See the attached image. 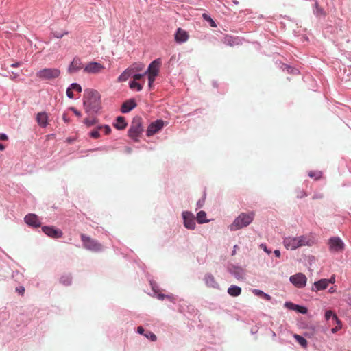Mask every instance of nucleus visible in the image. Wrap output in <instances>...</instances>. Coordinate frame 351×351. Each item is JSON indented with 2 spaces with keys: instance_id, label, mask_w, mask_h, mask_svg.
<instances>
[{
  "instance_id": "16",
  "label": "nucleus",
  "mask_w": 351,
  "mask_h": 351,
  "mask_svg": "<svg viewBox=\"0 0 351 351\" xmlns=\"http://www.w3.org/2000/svg\"><path fill=\"white\" fill-rule=\"evenodd\" d=\"M330 284V281L328 279H321L314 282V285L311 289L313 291H317L326 289Z\"/></svg>"
},
{
  "instance_id": "14",
  "label": "nucleus",
  "mask_w": 351,
  "mask_h": 351,
  "mask_svg": "<svg viewBox=\"0 0 351 351\" xmlns=\"http://www.w3.org/2000/svg\"><path fill=\"white\" fill-rule=\"evenodd\" d=\"M83 67V64L80 58L75 57L73 58V61L71 62L69 68L68 72L71 74L75 72L79 71Z\"/></svg>"
},
{
  "instance_id": "6",
  "label": "nucleus",
  "mask_w": 351,
  "mask_h": 351,
  "mask_svg": "<svg viewBox=\"0 0 351 351\" xmlns=\"http://www.w3.org/2000/svg\"><path fill=\"white\" fill-rule=\"evenodd\" d=\"M81 239L84 247L87 250L98 252L102 249V246L99 243L84 234H81Z\"/></svg>"
},
{
  "instance_id": "9",
  "label": "nucleus",
  "mask_w": 351,
  "mask_h": 351,
  "mask_svg": "<svg viewBox=\"0 0 351 351\" xmlns=\"http://www.w3.org/2000/svg\"><path fill=\"white\" fill-rule=\"evenodd\" d=\"M105 67L100 63L91 62L84 67V72L89 74H97L103 71Z\"/></svg>"
},
{
  "instance_id": "24",
  "label": "nucleus",
  "mask_w": 351,
  "mask_h": 351,
  "mask_svg": "<svg viewBox=\"0 0 351 351\" xmlns=\"http://www.w3.org/2000/svg\"><path fill=\"white\" fill-rule=\"evenodd\" d=\"M325 318L326 320H329L332 319V322H337L338 317L336 314H335L331 310H328L325 313Z\"/></svg>"
},
{
  "instance_id": "61",
  "label": "nucleus",
  "mask_w": 351,
  "mask_h": 351,
  "mask_svg": "<svg viewBox=\"0 0 351 351\" xmlns=\"http://www.w3.org/2000/svg\"><path fill=\"white\" fill-rule=\"evenodd\" d=\"M330 281V283H333L335 282V277H332L330 279H328Z\"/></svg>"
},
{
  "instance_id": "33",
  "label": "nucleus",
  "mask_w": 351,
  "mask_h": 351,
  "mask_svg": "<svg viewBox=\"0 0 351 351\" xmlns=\"http://www.w3.org/2000/svg\"><path fill=\"white\" fill-rule=\"evenodd\" d=\"M83 122L88 127H90L92 125H94L97 123V120L95 119H85Z\"/></svg>"
},
{
  "instance_id": "53",
  "label": "nucleus",
  "mask_w": 351,
  "mask_h": 351,
  "mask_svg": "<svg viewBox=\"0 0 351 351\" xmlns=\"http://www.w3.org/2000/svg\"><path fill=\"white\" fill-rule=\"evenodd\" d=\"M210 25L213 27H215L217 25L215 23V21L212 19H210Z\"/></svg>"
},
{
  "instance_id": "11",
  "label": "nucleus",
  "mask_w": 351,
  "mask_h": 351,
  "mask_svg": "<svg viewBox=\"0 0 351 351\" xmlns=\"http://www.w3.org/2000/svg\"><path fill=\"white\" fill-rule=\"evenodd\" d=\"M165 126V122L161 119H158L152 123H151L147 130V136H151L154 135L158 131L162 130V128Z\"/></svg>"
},
{
  "instance_id": "42",
  "label": "nucleus",
  "mask_w": 351,
  "mask_h": 351,
  "mask_svg": "<svg viewBox=\"0 0 351 351\" xmlns=\"http://www.w3.org/2000/svg\"><path fill=\"white\" fill-rule=\"evenodd\" d=\"M144 75H145V73L143 74H135L133 75V79L134 80L133 81H137V80H140Z\"/></svg>"
},
{
  "instance_id": "4",
  "label": "nucleus",
  "mask_w": 351,
  "mask_h": 351,
  "mask_svg": "<svg viewBox=\"0 0 351 351\" xmlns=\"http://www.w3.org/2000/svg\"><path fill=\"white\" fill-rule=\"evenodd\" d=\"M161 64L160 59H156L150 63L147 71L145 72V75H148V85L150 88H152L156 77L158 75Z\"/></svg>"
},
{
  "instance_id": "10",
  "label": "nucleus",
  "mask_w": 351,
  "mask_h": 351,
  "mask_svg": "<svg viewBox=\"0 0 351 351\" xmlns=\"http://www.w3.org/2000/svg\"><path fill=\"white\" fill-rule=\"evenodd\" d=\"M329 250L332 252H340L343 250L344 244L339 237H332L328 241Z\"/></svg>"
},
{
  "instance_id": "26",
  "label": "nucleus",
  "mask_w": 351,
  "mask_h": 351,
  "mask_svg": "<svg viewBox=\"0 0 351 351\" xmlns=\"http://www.w3.org/2000/svg\"><path fill=\"white\" fill-rule=\"evenodd\" d=\"M206 213L204 211H199L197 215V220L199 223L208 222V220L206 219Z\"/></svg>"
},
{
  "instance_id": "30",
  "label": "nucleus",
  "mask_w": 351,
  "mask_h": 351,
  "mask_svg": "<svg viewBox=\"0 0 351 351\" xmlns=\"http://www.w3.org/2000/svg\"><path fill=\"white\" fill-rule=\"evenodd\" d=\"M332 323L336 324L337 326L335 328H332L331 331L332 333H336L342 327L341 322L339 319H338L337 322H332Z\"/></svg>"
},
{
  "instance_id": "43",
  "label": "nucleus",
  "mask_w": 351,
  "mask_h": 351,
  "mask_svg": "<svg viewBox=\"0 0 351 351\" xmlns=\"http://www.w3.org/2000/svg\"><path fill=\"white\" fill-rule=\"evenodd\" d=\"M253 293L257 296H259V297H262L263 295L264 294V292L261 291V290H258V289H254L252 291Z\"/></svg>"
},
{
  "instance_id": "25",
  "label": "nucleus",
  "mask_w": 351,
  "mask_h": 351,
  "mask_svg": "<svg viewBox=\"0 0 351 351\" xmlns=\"http://www.w3.org/2000/svg\"><path fill=\"white\" fill-rule=\"evenodd\" d=\"M293 337L297 341V342L303 348H306L308 344L307 341L303 337L299 335H294Z\"/></svg>"
},
{
  "instance_id": "57",
  "label": "nucleus",
  "mask_w": 351,
  "mask_h": 351,
  "mask_svg": "<svg viewBox=\"0 0 351 351\" xmlns=\"http://www.w3.org/2000/svg\"><path fill=\"white\" fill-rule=\"evenodd\" d=\"M203 16L206 21H210V19H211L210 17L207 16V15L205 14H204Z\"/></svg>"
},
{
  "instance_id": "1",
  "label": "nucleus",
  "mask_w": 351,
  "mask_h": 351,
  "mask_svg": "<svg viewBox=\"0 0 351 351\" xmlns=\"http://www.w3.org/2000/svg\"><path fill=\"white\" fill-rule=\"evenodd\" d=\"M315 243V238L311 235H301L299 237H288L283 240V245L287 250H294L297 248L308 246Z\"/></svg>"
},
{
  "instance_id": "12",
  "label": "nucleus",
  "mask_w": 351,
  "mask_h": 351,
  "mask_svg": "<svg viewBox=\"0 0 351 351\" xmlns=\"http://www.w3.org/2000/svg\"><path fill=\"white\" fill-rule=\"evenodd\" d=\"M182 217L185 228L189 230H194L195 222L193 215L190 212L184 211L182 213Z\"/></svg>"
},
{
  "instance_id": "32",
  "label": "nucleus",
  "mask_w": 351,
  "mask_h": 351,
  "mask_svg": "<svg viewBox=\"0 0 351 351\" xmlns=\"http://www.w3.org/2000/svg\"><path fill=\"white\" fill-rule=\"evenodd\" d=\"M101 130V129H98V127L93 130L90 133V136L93 138H98L100 137V133L99 131Z\"/></svg>"
},
{
  "instance_id": "40",
  "label": "nucleus",
  "mask_w": 351,
  "mask_h": 351,
  "mask_svg": "<svg viewBox=\"0 0 351 351\" xmlns=\"http://www.w3.org/2000/svg\"><path fill=\"white\" fill-rule=\"evenodd\" d=\"M285 306L289 309L295 310V308H296L297 304H294L291 302H287L285 304Z\"/></svg>"
},
{
  "instance_id": "52",
  "label": "nucleus",
  "mask_w": 351,
  "mask_h": 351,
  "mask_svg": "<svg viewBox=\"0 0 351 351\" xmlns=\"http://www.w3.org/2000/svg\"><path fill=\"white\" fill-rule=\"evenodd\" d=\"M274 253L276 257L279 258L280 256V252L278 250H274Z\"/></svg>"
},
{
  "instance_id": "5",
  "label": "nucleus",
  "mask_w": 351,
  "mask_h": 351,
  "mask_svg": "<svg viewBox=\"0 0 351 351\" xmlns=\"http://www.w3.org/2000/svg\"><path fill=\"white\" fill-rule=\"evenodd\" d=\"M60 70L57 68H45L36 73V76L42 80H52L59 77Z\"/></svg>"
},
{
  "instance_id": "13",
  "label": "nucleus",
  "mask_w": 351,
  "mask_h": 351,
  "mask_svg": "<svg viewBox=\"0 0 351 351\" xmlns=\"http://www.w3.org/2000/svg\"><path fill=\"white\" fill-rule=\"evenodd\" d=\"M42 230L47 235L53 239L61 238L63 235L60 230L56 229L53 226H43Z\"/></svg>"
},
{
  "instance_id": "21",
  "label": "nucleus",
  "mask_w": 351,
  "mask_h": 351,
  "mask_svg": "<svg viewBox=\"0 0 351 351\" xmlns=\"http://www.w3.org/2000/svg\"><path fill=\"white\" fill-rule=\"evenodd\" d=\"M114 126L118 130H123L127 126L125 118L123 117H118L116 119V122L114 123Z\"/></svg>"
},
{
  "instance_id": "45",
  "label": "nucleus",
  "mask_w": 351,
  "mask_h": 351,
  "mask_svg": "<svg viewBox=\"0 0 351 351\" xmlns=\"http://www.w3.org/2000/svg\"><path fill=\"white\" fill-rule=\"evenodd\" d=\"M16 291H17L19 293L23 295L25 292V289L23 287H17L16 289Z\"/></svg>"
},
{
  "instance_id": "39",
  "label": "nucleus",
  "mask_w": 351,
  "mask_h": 351,
  "mask_svg": "<svg viewBox=\"0 0 351 351\" xmlns=\"http://www.w3.org/2000/svg\"><path fill=\"white\" fill-rule=\"evenodd\" d=\"M285 306L289 309L295 310V308H296L297 304H294L291 302H287L285 304Z\"/></svg>"
},
{
  "instance_id": "7",
  "label": "nucleus",
  "mask_w": 351,
  "mask_h": 351,
  "mask_svg": "<svg viewBox=\"0 0 351 351\" xmlns=\"http://www.w3.org/2000/svg\"><path fill=\"white\" fill-rule=\"evenodd\" d=\"M143 127L141 125V120L139 118L134 119L132 123V125L128 130V134L129 136L135 140L137 141L138 138L139 137L140 134L143 132Z\"/></svg>"
},
{
  "instance_id": "35",
  "label": "nucleus",
  "mask_w": 351,
  "mask_h": 351,
  "mask_svg": "<svg viewBox=\"0 0 351 351\" xmlns=\"http://www.w3.org/2000/svg\"><path fill=\"white\" fill-rule=\"evenodd\" d=\"M144 335L149 339L150 340H152V341H156V339H157V337L152 332L149 331V332H147L145 334H144Z\"/></svg>"
},
{
  "instance_id": "58",
  "label": "nucleus",
  "mask_w": 351,
  "mask_h": 351,
  "mask_svg": "<svg viewBox=\"0 0 351 351\" xmlns=\"http://www.w3.org/2000/svg\"><path fill=\"white\" fill-rule=\"evenodd\" d=\"M203 16L206 21H210V19H211L210 17L207 16V15L205 14H204Z\"/></svg>"
},
{
  "instance_id": "3",
  "label": "nucleus",
  "mask_w": 351,
  "mask_h": 351,
  "mask_svg": "<svg viewBox=\"0 0 351 351\" xmlns=\"http://www.w3.org/2000/svg\"><path fill=\"white\" fill-rule=\"evenodd\" d=\"M255 216L254 212L249 213H241L230 226L229 228L231 231H235L241 229L250 225L254 220Z\"/></svg>"
},
{
  "instance_id": "15",
  "label": "nucleus",
  "mask_w": 351,
  "mask_h": 351,
  "mask_svg": "<svg viewBox=\"0 0 351 351\" xmlns=\"http://www.w3.org/2000/svg\"><path fill=\"white\" fill-rule=\"evenodd\" d=\"M24 220H25V223L30 226L40 227L41 225V223H40V220L38 219V216L35 214L27 215L25 217Z\"/></svg>"
},
{
  "instance_id": "41",
  "label": "nucleus",
  "mask_w": 351,
  "mask_h": 351,
  "mask_svg": "<svg viewBox=\"0 0 351 351\" xmlns=\"http://www.w3.org/2000/svg\"><path fill=\"white\" fill-rule=\"evenodd\" d=\"M66 95L70 99H73V97H74L73 93V90L70 87L68 88L67 90H66Z\"/></svg>"
},
{
  "instance_id": "59",
  "label": "nucleus",
  "mask_w": 351,
  "mask_h": 351,
  "mask_svg": "<svg viewBox=\"0 0 351 351\" xmlns=\"http://www.w3.org/2000/svg\"><path fill=\"white\" fill-rule=\"evenodd\" d=\"M19 65H20V63L19 62H16V63L12 64L11 66L12 67H18Z\"/></svg>"
},
{
  "instance_id": "50",
  "label": "nucleus",
  "mask_w": 351,
  "mask_h": 351,
  "mask_svg": "<svg viewBox=\"0 0 351 351\" xmlns=\"http://www.w3.org/2000/svg\"><path fill=\"white\" fill-rule=\"evenodd\" d=\"M263 298H265V300H271V296L267 293H265L262 296Z\"/></svg>"
},
{
  "instance_id": "34",
  "label": "nucleus",
  "mask_w": 351,
  "mask_h": 351,
  "mask_svg": "<svg viewBox=\"0 0 351 351\" xmlns=\"http://www.w3.org/2000/svg\"><path fill=\"white\" fill-rule=\"evenodd\" d=\"M98 129H101V130H104L105 134L108 135L111 132V129L109 125H101L98 126Z\"/></svg>"
},
{
  "instance_id": "36",
  "label": "nucleus",
  "mask_w": 351,
  "mask_h": 351,
  "mask_svg": "<svg viewBox=\"0 0 351 351\" xmlns=\"http://www.w3.org/2000/svg\"><path fill=\"white\" fill-rule=\"evenodd\" d=\"M70 88L72 89V90H75L79 93H80L82 91V87L80 84H77V83H73L71 84Z\"/></svg>"
},
{
  "instance_id": "27",
  "label": "nucleus",
  "mask_w": 351,
  "mask_h": 351,
  "mask_svg": "<svg viewBox=\"0 0 351 351\" xmlns=\"http://www.w3.org/2000/svg\"><path fill=\"white\" fill-rule=\"evenodd\" d=\"M308 176L313 178L315 180H319L322 176V172L319 171H310Z\"/></svg>"
},
{
  "instance_id": "22",
  "label": "nucleus",
  "mask_w": 351,
  "mask_h": 351,
  "mask_svg": "<svg viewBox=\"0 0 351 351\" xmlns=\"http://www.w3.org/2000/svg\"><path fill=\"white\" fill-rule=\"evenodd\" d=\"M132 74V69L128 68L125 69L118 77L117 80L119 82H125Z\"/></svg>"
},
{
  "instance_id": "47",
  "label": "nucleus",
  "mask_w": 351,
  "mask_h": 351,
  "mask_svg": "<svg viewBox=\"0 0 351 351\" xmlns=\"http://www.w3.org/2000/svg\"><path fill=\"white\" fill-rule=\"evenodd\" d=\"M71 110L73 112V113L76 116H77V117H80L81 116V113L77 110H76L75 108H71Z\"/></svg>"
},
{
  "instance_id": "19",
  "label": "nucleus",
  "mask_w": 351,
  "mask_h": 351,
  "mask_svg": "<svg viewBox=\"0 0 351 351\" xmlns=\"http://www.w3.org/2000/svg\"><path fill=\"white\" fill-rule=\"evenodd\" d=\"M36 121L40 127H47L48 125L47 114L46 112H38L36 115Z\"/></svg>"
},
{
  "instance_id": "31",
  "label": "nucleus",
  "mask_w": 351,
  "mask_h": 351,
  "mask_svg": "<svg viewBox=\"0 0 351 351\" xmlns=\"http://www.w3.org/2000/svg\"><path fill=\"white\" fill-rule=\"evenodd\" d=\"M232 274L234 275V276L237 278H240L242 277L243 276V269L241 268H239V267H237L235 268V270L232 272Z\"/></svg>"
},
{
  "instance_id": "49",
  "label": "nucleus",
  "mask_w": 351,
  "mask_h": 351,
  "mask_svg": "<svg viewBox=\"0 0 351 351\" xmlns=\"http://www.w3.org/2000/svg\"><path fill=\"white\" fill-rule=\"evenodd\" d=\"M0 140L1 141H6L8 140V136L6 134H0Z\"/></svg>"
},
{
  "instance_id": "55",
  "label": "nucleus",
  "mask_w": 351,
  "mask_h": 351,
  "mask_svg": "<svg viewBox=\"0 0 351 351\" xmlns=\"http://www.w3.org/2000/svg\"><path fill=\"white\" fill-rule=\"evenodd\" d=\"M316 7H317V13H320V14H322L323 13V11L322 9L319 8H318V5H317V3H316Z\"/></svg>"
},
{
  "instance_id": "51",
  "label": "nucleus",
  "mask_w": 351,
  "mask_h": 351,
  "mask_svg": "<svg viewBox=\"0 0 351 351\" xmlns=\"http://www.w3.org/2000/svg\"><path fill=\"white\" fill-rule=\"evenodd\" d=\"M66 34L67 33H65V34L56 33L55 36L58 38H60L64 36V34Z\"/></svg>"
},
{
  "instance_id": "23",
  "label": "nucleus",
  "mask_w": 351,
  "mask_h": 351,
  "mask_svg": "<svg viewBox=\"0 0 351 351\" xmlns=\"http://www.w3.org/2000/svg\"><path fill=\"white\" fill-rule=\"evenodd\" d=\"M228 293L229 295L233 297L239 296L241 293V289L236 285H231L228 289Z\"/></svg>"
},
{
  "instance_id": "54",
  "label": "nucleus",
  "mask_w": 351,
  "mask_h": 351,
  "mask_svg": "<svg viewBox=\"0 0 351 351\" xmlns=\"http://www.w3.org/2000/svg\"><path fill=\"white\" fill-rule=\"evenodd\" d=\"M157 297L159 300H164V298H166V296L164 294H158Z\"/></svg>"
},
{
  "instance_id": "62",
  "label": "nucleus",
  "mask_w": 351,
  "mask_h": 351,
  "mask_svg": "<svg viewBox=\"0 0 351 351\" xmlns=\"http://www.w3.org/2000/svg\"><path fill=\"white\" fill-rule=\"evenodd\" d=\"M5 149V146L0 143V150L3 151Z\"/></svg>"
},
{
  "instance_id": "2",
  "label": "nucleus",
  "mask_w": 351,
  "mask_h": 351,
  "mask_svg": "<svg viewBox=\"0 0 351 351\" xmlns=\"http://www.w3.org/2000/svg\"><path fill=\"white\" fill-rule=\"evenodd\" d=\"M99 93L93 89H86L84 93V107L86 112H97L100 109Z\"/></svg>"
},
{
  "instance_id": "60",
  "label": "nucleus",
  "mask_w": 351,
  "mask_h": 351,
  "mask_svg": "<svg viewBox=\"0 0 351 351\" xmlns=\"http://www.w3.org/2000/svg\"><path fill=\"white\" fill-rule=\"evenodd\" d=\"M125 151L128 152V153H131L132 152V149L130 147H126L125 148Z\"/></svg>"
},
{
  "instance_id": "38",
  "label": "nucleus",
  "mask_w": 351,
  "mask_h": 351,
  "mask_svg": "<svg viewBox=\"0 0 351 351\" xmlns=\"http://www.w3.org/2000/svg\"><path fill=\"white\" fill-rule=\"evenodd\" d=\"M143 68V64H136L134 65V67L133 68H130V69H132V73L134 72V71H141Z\"/></svg>"
},
{
  "instance_id": "48",
  "label": "nucleus",
  "mask_w": 351,
  "mask_h": 351,
  "mask_svg": "<svg viewBox=\"0 0 351 351\" xmlns=\"http://www.w3.org/2000/svg\"><path fill=\"white\" fill-rule=\"evenodd\" d=\"M137 332L141 335H144V329L142 326H138L137 328Z\"/></svg>"
},
{
  "instance_id": "20",
  "label": "nucleus",
  "mask_w": 351,
  "mask_h": 351,
  "mask_svg": "<svg viewBox=\"0 0 351 351\" xmlns=\"http://www.w3.org/2000/svg\"><path fill=\"white\" fill-rule=\"evenodd\" d=\"M205 282L206 285L209 287L212 288H218L219 285L215 280L214 276L212 274H208L205 276L204 278Z\"/></svg>"
},
{
  "instance_id": "37",
  "label": "nucleus",
  "mask_w": 351,
  "mask_h": 351,
  "mask_svg": "<svg viewBox=\"0 0 351 351\" xmlns=\"http://www.w3.org/2000/svg\"><path fill=\"white\" fill-rule=\"evenodd\" d=\"M295 311H297L302 314H306L307 313L306 308H305L304 306H299V305L296 306V308H295Z\"/></svg>"
},
{
  "instance_id": "8",
  "label": "nucleus",
  "mask_w": 351,
  "mask_h": 351,
  "mask_svg": "<svg viewBox=\"0 0 351 351\" xmlns=\"http://www.w3.org/2000/svg\"><path fill=\"white\" fill-rule=\"evenodd\" d=\"M290 282L297 288H303L306 285L307 278L302 273H298L289 278Z\"/></svg>"
},
{
  "instance_id": "56",
  "label": "nucleus",
  "mask_w": 351,
  "mask_h": 351,
  "mask_svg": "<svg viewBox=\"0 0 351 351\" xmlns=\"http://www.w3.org/2000/svg\"><path fill=\"white\" fill-rule=\"evenodd\" d=\"M238 248V246L237 245H235L234 246V250L232 251V255H234L236 254V251H237V249Z\"/></svg>"
},
{
  "instance_id": "29",
  "label": "nucleus",
  "mask_w": 351,
  "mask_h": 351,
  "mask_svg": "<svg viewBox=\"0 0 351 351\" xmlns=\"http://www.w3.org/2000/svg\"><path fill=\"white\" fill-rule=\"evenodd\" d=\"M60 282L64 285H69L71 282V278L69 276H62L60 278Z\"/></svg>"
},
{
  "instance_id": "18",
  "label": "nucleus",
  "mask_w": 351,
  "mask_h": 351,
  "mask_svg": "<svg viewBox=\"0 0 351 351\" xmlns=\"http://www.w3.org/2000/svg\"><path fill=\"white\" fill-rule=\"evenodd\" d=\"M189 38L188 33L182 29V28H178L175 34V40L177 43H181L186 42Z\"/></svg>"
},
{
  "instance_id": "44",
  "label": "nucleus",
  "mask_w": 351,
  "mask_h": 351,
  "mask_svg": "<svg viewBox=\"0 0 351 351\" xmlns=\"http://www.w3.org/2000/svg\"><path fill=\"white\" fill-rule=\"evenodd\" d=\"M259 247L261 249L263 250L268 254H271V252L267 249L265 244L262 243L259 245Z\"/></svg>"
},
{
  "instance_id": "28",
  "label": "nucleus",
  "mask_w": 351,
  "mask_h": 351,
  "mask_svg": "<svg viewBox=\"0 0 351 351\" xmlns=\"http://www.w3.org/2000/svg\"><path fill=\"white\" fill-rule=\"evenodd\" d=\"M129 86L131 89H136L137 91H141L143 89V85L136 81L130 82Z\"/></svg>"
},
{
  "instance_id": "17",
  "label": "nucleus",
  "mask_w": 351,
  "mask_h": 351,
  "mask_svg": "<svg viewBox=\"0 0 351 351\" xmlns=\"http://www.w3.org/2000/svg\"><path fill=\"white\" fill-rule=\"evenodd\" d=\"M136 106V103L134 99L126 100L121 106V111L123 113H128Z\"/></svg>"
},
{
  "instance_id": "46",
  "label": "nucleus",
  "mask_w": 351,
  "mask_h": 351,
  "mask_svg": "<svg viewBox=\"0 0 351 351\" xmlns=\"http://www.w3.org/2000/svg\"><path fill=\"white\" fill-rule=\"evenodd\" d=\"M232 41H233V38L231 36H226L225 38V43L232 45Z\"/></svg>"
}]
</instances>
